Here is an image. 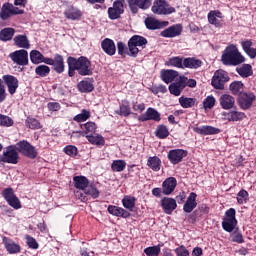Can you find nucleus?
Masks as SVG:
<instances>
[{"mask_svg": "<svg viewBox=\"0 0 256 256\" xmlns=\"http://www.w3.org/2000/svg\"><path fill=\"white\" fill-rule=\"evenodd\" d=\"M230 91H232L233 95H239V93H241V91H243V83L232 82L230 84Z\"/></svg>", "mask_w": 256, "mask_h": 256, "instance_id": "nucleus-57", "label": "nucleus"}, {"mask_svg": "<svg viewBox=\"0 0 256 256\" xmlns=\"http://www.w3.org/2000/svg\"><path fill=\"white\" fill-rule=\"evenodd\" d=\"M5 249L10 254L21 253V246L13 240H4Z\"/></svg>", "mask_w": 256, "mask_h": 256, "instance_id": "nucleus-41", "label": "nucleus"}, {"mask_svg": "<svg viewBox=\"0 0 256 256\" xmlns=\"http://www.w3.org/2000/svg\"><path fill=\"white\" fill-rule=\"evenodd\" d=\"M101 49L104 51V53H106V55H109L110 57H113V55H115L117 52L115 42L110 38H105L101 42Z\"/></svg>", "mask_w": 256, "mask_h": 256, "instance_id": "nucleus-22", "label": "nucleus"}, {"mask_svg": "<svg viewBox=\"0 0 256 256\" xmlns=\"http://www.w3.org/2000/svg\"><path fill=\"white\" fill-rule=\"evenodd\" d=\"M46 65H52L56 73H63L65 71V62L63 61V56L56 54L54 59H51V63H46Z\"/></svg>", "mask_w": 256, "mask_h": 256, "instance_id": "nucleus-32", "label": "nucleus"}, {"mask_svg": "<svg viewBox=\"0 0 256 256\" xmlns=\"http://www.w3.org/2000/svg\"><path fill=\"white\" fill-rule=\"evenodd\" d=\"M115 113L117 115H123L124 117H129V115H131V108L129 107V104H122L120 105L119 110H116Z\"/></svg>", "mask_w": 256, "mask_h": 256, "instance_id": "nucleus-55", "label": "nucleus"}, {"mask_svg": "<svg viewBox=\"0 0 256 256\" xmlns=\"http://www.w3.org/2000/svg\"><path fill=\"white\" fill-rule=\"evenodd\" d=\"M131 13H138L139 9L143 11L151 7V0H127Z\"/></svg>", "mask_w": 256, "mask_h": 256, "instance_id": "nucleus-13", "label": "nucleus"}, {"mask_svg": "<svg viewBox=\"0 0 256 256\" xmlns=\"http://www.w3.org/2000/svg\"><path fill=\"white\" fill-rule=\"evenodd\" d=\"M168 160L172 165H179L185 157H187V150L183 149H173L168 152Z\"/></svg>", "mask_w": 256, "mask_h": 256, "instance_id": "nucleus-14", "label": "nucleus"}, {"mask_svg": "<svg viewBox=\"0 0 256 256\" xmlns=\"http://www.w3.org/2000/svg\"><path fill=\"white\" fill-rule=\"evenodd\" d=\"M64 15L66 19H69L70 21H79L83 14L81 13V10L70 6L64 11Z\"/></svg>", "mask_w": 256, "mask_h": 256, "instance_id": "nucleus-34", "label": "nucleus"}, {"mask_svg": "<svg viewBox=\"0 0 256 256\" xmlns=\"http://www.w3.org/2000/svg\"><path fill=\"white\" fill-rule=\"evenodd\" d=\"M227 81H229V74L224 70H217L212 78V85L214 89H224Z\"/></svg>", "mask_w": 256, "mask_h": 256, "instance_id": "nucleus-10", "label": "nucleus"}, {"mask_svg": "<svg viewBox=\"0 0 256 256\" xmlns=\"http://www.w3.org/2000/svg\"><path fill=\"white\" fill-rule=\"evenodd\" d=\"M26 125L29 129H41V123L35 118H27Z\"/></svg>", "mask_w": 256, "mask_h": 256, "instance_id": "nucleus-58", "label": "nucleus"}, {"mask_svg": "<svg viewBox=\"0 0 256 256\" xmlns=\"http://www.w3.org/2000/svg\"><path fill=\"white\" fill-rule=\"evenodd\" d=\"M23 13H25L23 10L15 7L9 2H6L2 5L0 10V19H2V21H7V19L13 17V15H23Z\"/></svg>", "mask_w": 256, "mask_h": 256, "instance_id": "nucleus-6", "label": "nucleus"}, {"mask_svg": "<svg viewBox=\"0 0 256 256\" xmlns=\"http://www.w3.org/2000/svg\"><path fill=\"white\" fill-rule=\"evenodd\" d=\"M30 61L34 65H39V63H45L47 65V63H51V58L43 56V54L38 50H32L30 52Z\"/></svg>", "mask_w": 256, "mask_h": 256, "instance_id": "nucleus-28", "label": "nucleus"}, {"mask_svg": "<svg viewBox=\"0 0 256 256\" xmlns=\"http://www.w3.org/2000/svg\"><path fill=\"white\" fill-rule=\"evenodd\" d=\"M3 81L7 85L10 95H15L17 89H19V80H17V77L13 75H4Z\"/></svg>", "mask_w": 256, "mask_h": 256, "instance_id": "nucleus-19", "label": "nucleus"}, {"mask_svg": "<svg viewBox=\"0 0 256 256\" xmlns=\"http://www.w3.org/2000/svg\"><path fill=\"white\" fill-rule=\"evenodd\" d=\"M135 201H137L135 197L125 196L122 199L123 207H125V209H128V211H133V209L135 208Z\"/></svg>", "mask_w": 256, "mask_h": 256, "instance_id": "nucleus-49", "label": "nucleus"}, {"mask_svg": "<svg viewBox=\"0 0 256 256\" xmlns=\"http://www.w3.org/2000/svg\"><path fill=\"white\" fill-rule=\"evenodd\" d=\"M221 61L223 65H227L230 67H237V65H241L245 63V56L239 52V49L235 45H229L225 48L222 53Z\"/></svg>", "mask_w": 256, "mask_h": 256, "instance_id": "nucleus-1", "label": "nucleus"}, {"mask_svg": "<svg viewBox=\"0 0 256 256\" xmlns=\"http://www.w3.org/2000/svg\"><path fill=\"white\" fill-rule=\"evenodd\" d=\"M175 187H177V179L169 177L162 184V192L164 195H171L175 191Z\"/></svg>", "mask_w": 256, "mask_h": 256, "instance_id": "nucleus-27", "label": "nucleus"}, {"mask_svg": "<svg viewBox=\"0 0 256 256\" xmlns=\"http://www.w3.org/2000/svg\"><path fill=\"white\" fill-rule=\"evenodd\" d=\"M86 138L92 145H105V139L99 134L86 135Z\"/></svg>", "mask_w": 256, "mask_h": 256, "instance_id": "nucleus-48", "label": "nucleus"}, {"mask_svg": "<svg viewBox=\"0 0 256 256\" xmlns=\"http://www.w3.org/2000/svg\"><path fill=\"white\" fill-rule=\"evenodd\" d=\"M15 35V29L13 28H4L0 32V41H11Z\"/></svg>", "mask_w": 256, "mask_h": 256, "instance_id": "nucleus-47", "label": "nucleus"}, {"mask_svg": "<svg viewBox=\"0 0 256 256\" xmlns=\"http://www.w3.org/2000/svg\"><path fill=\"white\" fill-rule=\"evenodd\" d=\"M64 153L68 155L69 157H76L78 150L73 145H68L63 149Z\"/></svg>", "mask_w": 256, "mask_h": 256, "instance_id": "nucleus-61", "label": "nucleus"}, {"mask_svg": "<svg viewBox=\"0 0 256 256\" xmlns=\"http://www.w3.org/2000/svg\"><path fill=\"white\" fill-rule=\"evenodd\" d=\"M83 131L73 132L71 137H75V133H79L82 137H87L89 133H95L97 131V124L95 122H87L81 125Z\"/></svg>", "mask_w": 256, "mask_h": 256, "instance_id": "nucleus-31", "label": "nucleus"}, {"mask_svg": "<svg viewBox=\"0 0 256 256\" xmlns=\"http://www.w3.org/2000/svg\"><path fill=\"white\" fill-rule=\"evenodd\" d=\"M147 45V39L140 35L132 36L128 41V55L129 57H137L139 55V47L145 49Z\"/></svg>", "mask_w": 256, "mask_h": 256, "instance_id": "nucleus-3", "label": "nucleus"}, {"mask_svg": "<svg viewBox=\"0 0 256 256\" xmlns=\"http://www.w3.org/2000/svg\"><path fill=\"white\" fill-rule=\"evenodd\" d=\"M144 253L147 256H159V253H161V245L147 247L144 249Z\"/></svg>", "mask_w": 256, "mask_h": 256, "instance_id": "nucleus-52", "label": "nucleus"}, {"mask_svg": "<svg viewBox=\"0 0 256 256\" xmlns=\"http://www.w3.org/2000/svg\"><path fill=\"white\" fill-rule=\"evenodd\" d=\"M73 181L76 189H80L81 191H85L89 186V179L85 176H75Z\"/></svg>", "mask_w": 256, "mask_h": 256, "instance_id": "nucleus-39", "label": "nucleus"}, {"mask_svg": "<svg viewBox=\"0 0 256 256\" xmlns=\"http://www.w3.org/2000/svg\"><path fill=\"white\" fill-rule=\"evenodd\" d=\"M174 251L177 256H189V250H187V248L183 245L179 246Z\"/></svg>", "mask_w": 256, "mask_h": 256, "instance_id": "nucleus-63", "label": "nucleus"}, {"mask_svg": "<svg viewBox=\"0 0 256 256\" xmlns=\"http://www.w3.org/2000/svg\"><path fill=\"white\" fill-rule=\"evenodd\" d=\"M138 121H161V113L154 108H148L144 114L139 116Z\"/></svg>", "mask_w": 256, "mask_h": 256, "instance_id": "nucleus-18", "label": "nucleus"}, {"mask_svg": "<svg viewBox=\"0 0 256 256\" xmlns=\"http://www.w3.org/2000/svg\"><path fill=\"white\" fill-rule=\"evenodd\" d=\"M145 25L147 29L155 31L156 29H163L169 25L168 21H159L153 17H148L145 19Z\"/></svg>", "mask_w": 256, "mask_h": 256, "instance_id": "nucleus-20", "label": "nucleus"}, {"mask_svg": "<svg viewBox=\"0 0 256 256\" xmlns=\"http://www.w3.org/2000/svg\"><path fill=\"white\" fill-rule=\"evenodd\" d=\"M237 201L239 205L247 203V201H249V192H247V190H240L237 194Z\"/></svg>", "mask_w": 256, "mask_h": 256, "instance_id": "nucleus-54", "label": "nucleus"}, {"mask_svg": "<svg viewBox=\"0 0 256 256\" xmlns=\"http://www.w3.org/2000/svg\"><path fill=\"white\" fill-rule=\"evenodd\" d=\"M179 77V72L175 70H162L161 71V79L164 83H173L175 78Z\"/></svg>", "mask_w": 256, "mask_h": 256, "instance_id": "nucleus-37", "label": "nucleus"}, {"mask_svg": "<svg viewBox=\"0 0 256 256\" xmlns=\"http://www.w3.org/2000/svg\"><path fill=\"white\" fill-rule=\"evenodd\" d=\"M240 77H251L253 75V67L251 64H243L240 68L236 69Z\"/></svg>", "mask_w": 256, "mask_h": 256, "instance_id": "nucleus-44", "label": "nucleus"}, {"mask_svg": "<svg viewBox=\"0 0 256 256\" xmlns=\"http://www.w3.org/2000/svg\"><path fill=\"white\" fill-rule=\"evenodd\" d=\"M70 64L75 67L76 71L82 76L93 75V68H91V61L85 56H80L78 59L70 56Z\"/></svg>", "mask_w": 256, "mask_h": 256, "instance_id": "nucleus-2", "label": "nucleus"}, {"mask_svg": "<svg viewBox=\"0 0 256 256\" xmlns=\"http://www.w3.org/2000/svg\"><path fill=\"white\" fill-rule=\"evenodd\" d=\"M147 165L152 169V171H161V159L157 156L149 157Z\"/></svg>", "mask_w": 256, "mask_h": 256, "instance_id": "nucleus-43", "label": "nucleus"}, {"mask_svg": "<svg viewBox=\"0 0 256 256\" xmlns=\"http://www.w3.org/2000/svg\"><path fill=\"white\" fill-rule=\"evenodd\" d=\"M0 161L2 163L17 165V163H19V153H17L16 146H8L6 151H4L2 155H0Z\"/></svg>", "mask_w": 256, "mask_h": 256, "instance_id": "nucleus-7", "label": "nucleus"}, {"mask_svg": "<svg viewBox=\"0 0 256 256\" xmlns=\"http://www.w3.org/2000/svg\"><path fill=\"white\" fill-rule=\"evenodd\" d=\"M219 102L220 107H222V109H225L226 111H229L230 109H233L235 107V97L229 94H223L222 96H220Z\"/></svg>", "mask_w": 256, "mask_h": 256, "instance_id": "nucleus-26", "label": "nucleus"}, {"mask_svg": "<svg viewBox=\"0 0 256 256\" xmlns=\"http://www.w3.org/2000/svg\"><path fill=\"white\" fill-rule=\"evenodd\" d=\"M235 208H230L225 212V217L222 221V228L227 233H233L235 227H237V218H235Z\"/></svg>", "mask_w": 256, "mask_h": 256, "instance_id": "nucleus-5", "label": "nucleus"}, {"mask_svg": "<svg viewBox=\"0 0 256 256\" xmlns=\"http://www.w3.org/2000/svg\"><path fill=\"white\" fill-rule=\"evenodd\" d=\"M194 133H198V135H217L221 133L219 128L213 126H196L193 128Z\"/></svg>", "mask_w": 256, "mask_h": 256, "instance_id": "nucleus-24", "label": "nucleus"}, {"mask_svg": "<svg viewBox=\"0 0 256 256\" xmlns=\"http://www.w3.org/2000/svg\"><path fill=\"white\" fill-rule=\"evenodd\" d=\"M162 209L166 215H171L177 209V201L173 198H163L161 201Z\"/></svg>", "mask_w": 256, "mask_h": 256, "instance_id": "nucleus-25", "label": "nucleus"}, {"mask_svg": "<svg viewBox=\"0 0 256 256\" xmlns=\"http://www.w3.org/2000/svg\"><path fill=\"white\" fill-rule=\"evenodd\" d=\"M123 13H125V9L122 2H114L113 6L108 8V16L112 21L119 19Z\"/></svg>", "mask_w": 256, "mask_h": 256, "instance_id": "nucleus-17", "label": "nucleus"}, {"mask_svg": "<svg viewBox=\"0 0 256 256\" xmlns=\"http://www.w3.org/2000/svg\"><path fill=\"white\" fill-rule=\"evenodd\" d=\"M152 13L155 15H171L175 13V8L169 5L165 0H156L151 8Z\"/></svg>", "mask_w": 256, "mask_h": 256, "instance_id": "nucleus-4", "label": "nucleus"}, {"mask_svg": "<svg viewBox=\"0 0 256 256\" xmlns=\"http://www.w3.org/2000/svg\"><path fill=\"white\" fill-rule=\"evenodd\" d=\"M108 213L110 215H113L114 217H122L123 219H127L128 217H131V213L129 211L119 207V206H108Z\"/></svg>", "mask_w": 256, "mask_h": 256, "instance_id": "nucleus-33", "label": "nucleus"}, {"mask_svg": "<svg viewBox=\"0 0 256 256\" xmlns=\"http://www.w3.org/2000/svg\"><path fill=\"white\" fill-rule=\"evenodd\" d=\"M223 117L226 121H232V122H237V121H243L247 116L245 113L237 111V110H232L229 112H224Z\"/></svg>", "mask_w": 256, "mask_h": 256, "instance_id": "nucleus-29", "label": "nucleus"}, {"mask_svg": "<svg viewBox=\"0 0 256 256\" xmlns=\"http://www.w3.org/2000/svg\"><path fill=\"white\" fill-rule=\"evenodd\" d=\"M132 109L134 111H137V113H143V110L145 109V104L139 103V102H133Z\"/></svg>", "mask_w": 256, "mask_h": 256, "instance_id": "nucleus-64", "label": "nucleus"}, {"mask_svg": "<svg viewBox=\"0 0 256 256\" xmlns=\"http://www.w3.org/2000/svg\"><path fill=\"white\" fill-rule=\"evenodd\" d=\"M155 136L158 139H167L169 137V128H167L165 125L157 126L155 130Z\"/></svg>", "mask_w": 256, "mask_h": 256, "instance_id": "nucleus-46", "label": "nucleus"}, {"mask_svg": "<svg viewBox=\"0 0 256 256\" xmlns=\"http://www.w3.org/2000/svg\"><path fill=\"white\" fill-rule=\"evenodd\" d=\"M77 87L80 93H91V91L95 89V86L93 85V79L82 80L78 83Z\"/></svg>", "mask_w": 256, "mask_h": 256, "instance_id": "nucleus-36", "label": "nucleus"}, {"mask_svg": "<svg viewBox=\"0 0 256 256\" xmlns=\"http://www.w3.org/2000/svg\"><path fill=\"white\" fill-rule=\"evenodd\" d=\"M240 45H241L244 53H246V55H248V57L250 59L256 58V48L253 47V40L242 39L240 42Z\"/></svg>", "mask_w": 256, "mask_h": 256, "instance_id": "nucleus-21", "label": "nucleus"}, {"mask_svg": "<svg viewBox=\"0 0 256 256\" xmlns=\"http://www.w3.org/2000/svg\"><path fill=\"white\" fill-rule=\"evenodd\" d=\"M179 104L181 107H183V109H191V107H195L197 104V99L181 96L179 98Z\"/></svg>", "mask_w": 256, "mask_h": 256, "instance_id": "nucleus-42", "label": "nucleus"}, {"mask_svg": "<svg viewBox=\"0 0 256 256\" xmlns=\"http://www.w3.org/2000/svg\"><path fill=\"white\" fill-rule=\"evenodd\" d=\"M255 99V94L242 92L240 93L238 103L241 109L247 111V109H251V106L253 105V101H255Z\"/></svg>", "mask_w": 256, "mask_h": 256, "instance_id": "nucleus-15", "label": "nucleus"}, {"mask_svg": "<svg viewBox=\"0 0 256 256\" xmlns=\"http://www.w3.org/2000/svg\"><path fill=\"white\" fill-rule=\"evenodd\" d=\"M25 239H26V243L30 249H39V243H37V240H35V238H33L29 235H26Z\"/></svg>", "mask_w": 256, "mask_h": 256, "instance_id": "nucleus-60", "label": "nucleus"}, {"mask_svg": "<svg viewBox=\"0 0 256 256\" xmlns=\"http://www.w3.org/2000/svg\"><path fill=\"white\" fill-rule=\"evenodd\" d=\"M0 125L3 127H11L13 125V119L9 116L0 114Z\"/></svg>", "mask_w": 256, "mask_h": 256, "instance_id": "nucleus-59", "label": "nucleus"}, {"mask_svg": "<svg viewBox=\"0 0 256 256\" xmlns=\"http://www.w3.org/2000/svg\"><path fill=\"white\" fill-rule=\"evenodd\" d=\"M14 44L16 47H19L20 49H29L31 47V44L29 43V39L26 35H17L14 37Z\"/></svg>", "mask_w": 256, "mask_h": 256, "instance_id": "nucleus-38", "label": "nucleus"}, {"mask_svg": "<svg viewBox=\"0 0 256 256\" xmlns=\"http://www.w3.org/2000/svg\"><path fill=\"white\" fill-rule=\"evenodd\" d=\"M185 87H187V77L181 76L177 81L170 84L169 91L171 95L179 97V95H181Z\"/></svg>", "mask_w": 256, "mask_h": 256, "instance_id": "nucleus-12", "label": "nucleus"}, {"mask_svg": "<svg viewBox=\"0 0 256 256\" xmlns=\"http://www.w3.org/2000/svg\"><path fill=\"white\" fill-rule=\"evenodd\" d=\"M35 73L39 77H47L51 73V68L47 65H39L35 68Z\"/></svg>", "mask_w": 256, "mask_h": 256, "instance_id": "nucleus-50", "label": "nucleus"}, {"mask_svg": "<svg viewBox=\"0 0 256 256\" xmlns=\"http://www.w3.org/2000/svg\"><path fill=\"white\" fill-rule=\"evenodd\" d=\"M2 197H4L8 205L13 207V209H21V201H19V198L15 195L13 188L4 189L2 191Z\"/></svg>", "mask_w": 256, "mask_h": 256, "instance_id": "nucleus-11", "label": "nucleus"}, {"mask_svg": "<svg viewBox=\"0 0 256 256\" xmlns=\"http://www.w3.org/2000/svg\"><path fill=\"white\" fill-rule=\"evenodd\" d=\"M215 103H217V100H215V97H213V95H210L204 99L203 107L205 110L213 109L215 107Z\"/></svg>", "mask_w": 256, "mask_h": 256, "instance_id": "nucleus-53", "label": "nucleus"}, {"mask_svg": "<svg viewBox=\"0 0 256 256\" xmlns=\"http://www.w3.org/2000/svg\"><path fill=\"white\" fill-rule=\"evenodd\" d=\"M197 207V194L191 192L183 206L185 213H191Z\"/></svg>", "mask_w": 256, "mask_h": 256, "instance_id": "nucleus-30", "label": "nucleus"}, {"mask_svg": "<svg viewBox=\"0 0 256 256\" xmlns=\"http://www.w3.org/2000/svg\"><path fill=\"white\" fill-rule=\"evenodd\" d=\"M203 65V61L195 57L184 58V69H199Z\"/></svg>", "mask_w": 256, "mask_h": 256, "instance_id": "nucleus-35", "label": "nucleus"}, {"mask_svg": "<svg viewBox=\"0 0 256 256\" xmlns=\"http://www.w3.org/2000/svg\"><path fill=\"white\" fill-rule=\"evenodd\" d=\"M16 150L29 159H35L37 157V150L27 140H22L16 144Z\"/></svg>", "mask_w": 256, "mask_h": 256, "instance_id": "nucleus-8", "label": "nucleus"}, {"mask_svg": "<svg viewBox=\"0 0 256 256\" xmlns=\"http://www.w3.org/2000/svg\"><path fill=\"white\" fill-rule=\"evenodd\" d=\"M91 117V112L89 110L83 109L80 114H77L74 117V121L77 123H83L84 121H87Z\"/></svg>", "mask_w": 256, "mask_h": 256, "instance_id": "nucleus-51", "label": "nucleus"}, {"mask_svg": "<svg viewBox=\"0 0 256 256\" xmlns=\"http://www.w3.org/2000/svg\"><path fill=\"white\" fill-rule=\"evenodd\" d=\"M84 193L92 197V199H97V197H99V190H97L93 185L86 187Z\"/></svg>", "mask_w": 256, "mask_h": 256, "instance_id": "nucleus-56", "label": "nucleus"}, {"mask_svg": "<svg viewBox=\"0 0 256 256\" xmlns=\"http://www.w3.org/2000/svg\"><path fill=\"white\" fill-rule=\"evenodd\" d=\"M183 33V26L181 24H175L167 29L163 30L160 35L161 37H165L167 39H171L173 37H179Z\"/></svg>", "mask_w": 256, "mask_h": 256, "instance_id": "nucleus-16", "label": "nucleus"}, {"mask_svg": "<svg viewBox=\"0 0 256 256\" xmlns=\"http://www.w3.org/2000/svg\"><path fill=\"white\" fill-rule=\"evenodd\" d=\"M230 237H231V241H233V243H244L243 234H241L239 232L232 233Z\"/></svg>", "mask_w": 256, "mask_h": 256, "instance_id": "nucleus-62", "label": "nucleus"}, {"mask_svg": "<svg viewBox=\"0 0 256 256\" xmlns=\"http://www.w3.org/2000/svg\"><path fill=\"white\" fill-rule=\"evenodd\" d=\"M9 57L16 65H21L22 67L29 65V53L25 49L14 51L9 54Z\"/></svg>", "mask_w": 256, "mask_h": 256, "instance_id": "nucleus-9", "label": "nucleus"}, {"mask_svg": "<svg viewBox=\"0 0 256 256\" xmlns=\"http://www.w3.org/2000/svg\"><path fill=\"white\" fill-rule=\"evenodd\" d=\"M125 167H127V162H125V160H114L111 164V169L114 173L125 171Z\"/></svg>", "mask_w": 256, "mask_h": 256, "instance_id": "nucleus-45", "label": "nucleus"}, {"mask_svg": "<svg viewBox=\"0 0 256 256\" xmlns=\"http://www.w3.org/2000/svg\"><path fill=\"white\" fill-rule=\"evenodd\" d=\"M166 67H177L178 69H184V59L179 56L169 58L165 62Z\"/></svg>", "mask_w": 256, "mask_h": 256, "instance_id": "nucleus-40", "label": "nucleus"}, {"mask_svg": "<svg viewBox=\"0 0 256 256\" xmlns=\"http://www.w3.org/2000/svg\"><path fill=\"white\" fill-rule=\"evenodd\" d=\"M219 19H223V13L219 10H212L208 13V22L210 25H214L217 28L223 27V23Z\"/></svg>", "mask_w": 256, "mask_h": 256, "instance_id": "nucleus-23", "label": "nucleus"}]
</instances>
